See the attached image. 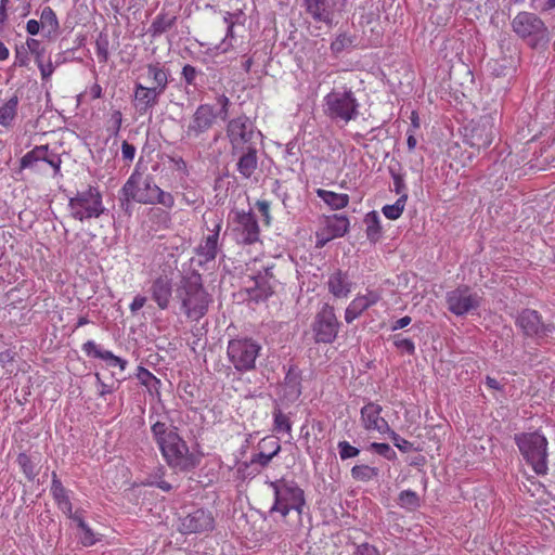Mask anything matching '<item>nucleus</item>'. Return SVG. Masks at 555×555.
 <instances>
[{"label":"nucleus","instance_id":"obj_1","mask_svg":"<svg viewBox=\"0 0 555 555\" xmlns=\"http://www.w3.org/2000/svg\"><path fill=\"white\" fill-rule=\"evenodd\" d=\"M153 438L167 465L176 472H191L199 464V456L190 451L177 429L156 422L152 428Z\"/></svg>","mask_w":555,"mask_h":555},{"label":"nucleus","instance_id":"obj_2","mask_svg":"<svg viewBox=\"0 0 555 555\" xmlns=\"http://www.w3.org/2000/svg\"><path fill=\"white\" fill-rule=\"evenodd\" d=\"M176 297L181 312L196 322L207 314L212 302V296L205 288L202 274L196 269H190L181 276Z\"/></svg>","mask_w":555,"mask_h":555},{"label":"nucleus","instance_id":"obj_3","mask_svg":"<svg viewBox=\"0 0 555 555\" xmlns=\"http://www.w3.org/2000/svg\"><path fill=\"white\" fill-rule=\"evenodd\" d=\"M520 454L537 475H546L548 470L547 439L539 431L520 433L514 437Z\"/></svg>","mask_w":555,"mask_h":555},{"label":"nucleus","instance_id":"obj_4","mask_svg":"<svg viewBox=\"0 0 555 555\" xmlns=\"http://www.w3.org/2000/svg\"><path fill=\"white\" fill-rule=\"evenodd\" d=\"M134 179L133 192L140 198L142 205H162L167 209L175 207V197L171 193L164 191L156 183L154 176L143 175L140 171V163L137 164L132 173L127 180Z\"/></svg>","mask_w":555,"mask_h":555},{"label":"nucleus","instance_id":"obj_5","mask_svg":"<svg viewBox=\"0 0 555 555\" xmlns=\"http://www.w3.org/2000/svg\"><path fill=\"white\" fill-rule=\"evenodd\" d=\"M69 216L78 221L96 219L104 214L102 193L96 185H88L83 191H78L68 197Z\"/></svg>","mask_w":555,"mask_h":555},{"label":"nucleus","instance_id":"obj_6","mask_svg":"<svg viewBox=\"0 0 555 555\" xmlns=\"http://www.w3.org/2000/svg\"><path fill=\"white\" fill-rule=\"evenodd\" d=\"M513 31L532 49L545 46L550 41V33L545 23L532 12L521 11L512 23Z\"/></svg>","mask_w":555,"mask_h":555},{"label":"nucleus","instance_id":"obj_7","mask_svg":"<svg viewBox=\"0 0 555 555\" xmlns=\"http://www.w3.org/2000/svg\"><path fill=\"white\" fill-rule=\"evenodd\" d=\"M225 135L230 143V153L236 156L249 147H256V138L261 137L254 121L246 115H241L229 119L225 126Z\"/></svg>","mask_w":555,"mask_h":555},{"label":"nucleus","instance_id":"obj_8","mask_svg":"<svg viewBox=\"0 0 555 555\" xmlns=\"http://www.w3.org/2000/svg\"><path fill=\"white\" fill-rule=\"evenodd\" d=\"M275 500L271 508L272 512L280 513L286 517L291 511L297 512L298 516L301 515L302 508L306 504L305 493L295 482H287L284 480L270 482Z\"/></svg>","mask_w":555,"mask_h":555},{"label":"nucleus","instance_id":"obj_9","mask_svg":"<svg viewBox=\"0 0 555 555\" xmlns=\"http://www.w3.org/2000/svg\"><path fill=\"white\" fill-rule=\"evenodd\" d=\"M324 112L334 121L347 124L358 115V102L349 90H334L324 98Z\"/></svg>","mask_w":555,"mask_h":555},{"label":"nucleus","instance_id":"obj_10","mask_svg":"<svg viewBox=\"0 0 555 555\" xmlns=\"http://www.w3.org/2000/svg\"><path fill=\"white\" fill-rule=\"evenodd\" d=\"M341 323L338 321L334 307L323 304L311 323L312 337L315 344H333L339 333Z\"/></svg>","mask_w":555,"mask_h":555},{"label":"nucleus","instance_id":"obj_11","mask_svg":"<svg viewBox=\"0 0 555 555\" xmlns=\"http://www.w3.org/2000/svg\"><path fill=\"white\" fill-rule=\"evenodd\" d=\"M261 347L253 338L238 337L228 344V357L233 366L240 372L255 369V362Z\"/></svg>","mask_w":555,"mask_h":555},{"label":"nucleus","instance_id":"obj_12","mask_svg":"<svg viewBox=\"0 0 555 555\" xmlns=\"http://www.w3.org/2000/svg\"><path fill=\"white\" fill-rule=\"evenodd\" d=\"M217 117L218 114L211 104H199L189 121L183 138L189 141L205 140Z\"/></svg>","mask_w":555,"mask_h":555},{"label":"nucleus","instance_id":"obj_13","mask_svg":"<svg viewBox=\"0 0 555 555\" xmlns=\"http://www.w3.org/2000/svg\"><path fill=\"white\" fill-rule=\"evenodd\" d=\"M515 324L524 336L534 339L548 337L555 331L553 322H543L541 314L533 309H522L516 317Z\"/></svg>","mask_w":555,"mask_h":555},{"label":"nucleus","instance_id":"obj_14","mask_svg":"<svg viewBox=\"0 0 555 555\" xmlns=\"http://www.w3.org/2000/svg\"><path fill=\"white\" fill-rule=\"evenodd\" d=\"M216 520L212 512L197 508L178 519V531L182 534H203L215 529Z\"/></svg>","mask_w":555,"mask_h":555},{"label":"nucleus","instance_id":"obj_15","mask_svg":"<svg viewBox=\"0 0 555 555\" xmlns=\"http://www.w3.org/2000/svg\"><path fill=\"white\" fill-rule=\"evenodd\" d=\"M481 297L472 293L468 285H460L446 295V301L450 312L457 317L465 315L480 307Z\"/></svg>","mask_w":555,"mask_h":555},{"label":"nucleus","instance_id":"obj_16","mask_svg":"<svg viewBox=\"0 0 555 555\" xmlns=\"http://www.w3.org/2000/svg\"><path fill=\"white\" fill-rule=\"evenodd\" d=\"M274 268V264L262 267L251 276L254 285L246 289L249 300L259 304L266 301L273 295L274 288L278 284V280L273 272Z\"/></svg>","mask_w":555,"mask_h":555},{"label":"nucleus","instance_id":"obj_17","mask_svg":"<svg viewBox=\"0 0 555 555\" xmlns=\"http://www.w3.org/2000/svg\"><path fill=\"white\" fill-rule=\"evenodd\" d=\"M349 224V219L343 214L325 217L323 225L315 232V246L322 248L332 240L343 237L348 232Z\"/></svg>","mask_w":555,"mask_h":555},{"label":"nucleus","instance_id":"obj_18","mask_svg":"<svg viewBox=\"0 0 555 555\" xmlns=\"http://www.w3.org/2000/svg\"><path fill=\"white\" fill-rule=\"evenodd\" d=\"M233 221L237 224L236 230L241 234V243L253 245L259 241L260 228L255 214L251 210H234Z\"/></svg>","mask_w":555,"mask_h":555},{"label":"nucleus","instance_id":"obj_19","mask_svg":"<svg viewBox=\"0 0 555 555\" xmlns=\"http://www.w3.org/2000/svg\"><path fill=\"white\" fill-rule=\"evenodd\" d=\"M163 94L153 87H145L141 82H135L133 105L141 115H145L158 104Z\"/></svg>","mask_w":555,"mask_h":555},{"label":"nucleus","instance_id":"obj_20","mask_svg":"<svg viewBox=\"0 0 555 555\" xmlns=\"http://www.w3.org/2000/svg\"><path fill=\"white\" fill-rule=\"evenodd\" d=\"M306 12L315 21L331 27L337 2L334 0H304Z\"/></svg>","mask_w":555,"mask_h":555},{"label":"nucleus","instance_id":"obj_21","mask_svg":"<svg viewBox=\"0 0 555 555\" xmlns=\"http://www.w3.org/2000/svg\"><path fill=\"white\" fill-rule=\"evenodd\" d=\"M172 280L168 275H159L154 279L150 286L151 298L156 302L158 309L169 308L172 298Z\"/></svg>","mask_w":555,"mask_h":555},{"label":"nucleus","instance_id":"obj_22","mask_svg":"<svg viewBox=\"0 0 555 555\" xmlns=\"http://www.w3.org/2000/svg\"><path fill=\"white\" fill-rule=\"evenodd\" d=\"M81 349L88 358L102 360L108 367H118L122 372L128 365L127 360L115 356L108 350L103 349L93 340L86 341Z\"/></svg>","mask_w":555,"mask_h":555},{"label":"nucleus","instance_id":"obj_23","mask_svg":"<svg viewBox=\"0 0 555 555\" xmlns=\"http://www.w3.org/2000/svg\"><path fill=\"white\" fill-rule=\"evenodd\" d=\"M147 78L152 81L154 89L165 93L169 85L170 69L162 62H153L146 65Z\"/></svg>","mask_w":555,"mask_h":555},{"label":"nucleus","instance_id":"obj_24","mask_svg":"<svg viewBox=\"0 0 555 555\" xmlns=\"http://www.w3.org/2000/svg\"><path fill=\"white\" fill-rule=\"evenodd\" d=\"M221 225L222 219H218L211 233L195 248L196 256H207L208 259H216L219 251L218 241Z\"/></svg>","mask_w":555,"mask_h":555},{"label":"nucleus","instance_id":"obj_25","mask_svg":"<svg viewBox=\"0 0 555 555\" xmlns=\"http://www.w3.org/2000/svg\"><path fill=\"white\" fill-rule=\"evenodd\" d=\"M259 452L254 455L253 463L262 467L269 465L270 461L280 452L281 444L276 438L267 437L260 440Z\"/></svg>","mask_w":555,"mask_h":555},{"label":"nucleus","instance_id":"obj_26","mask_svg":"<svg viewBox=\"0 0 555 555\" xmlns=\"http://www.w3.org/2000/svg\"><path fill=\"white\" fill-rule=\"evenodd\" d=\"M378 301V295L369 293L364 296L356 297L345 311V321L347 323L353 322L363 311L369 309L372 305Z\"/></svg>","mask_w":555,"mask_h":555},{"label":"nucleus","instance_id":"obj_27","mask_svg":"<svg viewBox=\"0 0 555 555\" xmlns=\"http://www.w3.org/2000/svg\"><path fill=\"white\" fill-rule=\"evenodd\" d=\"M258 150L256 147H249L242 152H238V159L236 163V170L245 178L249 179L258 167Z\"/></svg>","mask_w":555,"mask_h":555},{"label":"nucleus","instance_id":"obj_28","mask_svg":"<svg viewBox=\"0 0 555 555\" xmlns=\"http://www.w3.org/2000/svg\"><path fill=\"white\" fill-rule=\"evenodd\" d=\"M351 281L346 272L335 271L327 281L328 291L337 298H344L351 292Z\"/></svg>","mask_w":555,"mask_h":555},{"label":"nucleus","instance_id":"obj_29","mask_svg":"<svg viewBox=\"0 0 555 555\" xmlns=\"http://www.w3.org/2000/svg\"><path fill=\"white\" fill-rule=\"evenodd\" d=\"M51 494L57 504V507L64 514L70 515L73 506L72 502L67 494L66 488L63 486L55 472L52 473Z\"/></svg>","mask_w":555,"mask_h":555},{"label":"nucleus","instance_id":"obj_30","mask_svg":"<svg viewBox=\"0 0 555 555\" xmlns=\"http://www.w3.org/2000/svg\"><path fill=\"white\" fill-rule=\"evenodd\" d=\"M177 20V15H171L165 12V10H162L152 22L147 33L153 38L160 37L175 26Z\"/></svg>","mask_w":555,"mask_h":555},{"label":"nucleus","instance_id":"obj_31","mask_svg":"<svg viewBox=\"0 0 555 555\" xmlns=\"http://www.w3.org/2000/svg\"><path fill=\"white\" fill-rule=\"evenodd\" d=\"M493 141L492 127L486 124L474 127L469 134V144L473 147L487 149Z\"/></svg>","mask_w":555,"mask_h":555},{"label":"nucleus","instance_id":"obj_32","mask_svg":"<svg viewBox=\"0 0 555 555\" xmlns=\"http://www.w3.org/2000/svg\"><path fill=\"white\" fill-rule=\"evenodd\" d=\"M135 183L134 179L127 180L125 184L119 190L118 201L120 209L130 217L132 215V202L140 204V198L133 192V184Z\"/></svg>","mask_w":555,"mask_h":555},{"label":"nucleus","instance_id":"obj_33","mask_svg":"<svg viewBox=\"0 0 555 555\" xmlns=\"http://www.w3.org/2000/svg\"><path fill=\"white\" fill-rule=\"evenodd\" d=\"M317 195L331 209H334V210L345 208L349 203V196L345 193H335L333 191L318 189Z\"/></svg>","mask_w":555,"mask_h":555},{"label":"nucleus","instance_id":"obj_34","mask_svg":"<svg viewBox=\"0 0 555 555\" xmlns=\"http://www.w3.org/2000/svg\"><path fill=\"white\" fill-rule=\"evenodd\" d=\"M40 24L46 31V36L51 38L59 34L60 23L57 16L51 7H44L40 14Z\"/></svg>","mask_w":555,"mask_h":555},{"label":"nucleus","instance_id":"obj_35","mask_svg":"<svg viewBox=\"0 0 555 555\" xmlns=\"http://www.w3.org/2000/svg\"><path fill=\"white\" fill-rule=\"evenodd\" d=\"M46 152H48V144L36 145L21 158L20 169H35L39 162H43Z\"/></svg>","mask_w":555,"mask_h":555},{"label":"nucleus","instance_id":"obj_36","mask_svg":"<svg viewBox=\"0 0 555 555\" xmlns=\"http://www.w3.org/2000/svg\"><path fill=\"white\" fill-rule=\"evenodd\" d=\"M380 411H382V408L375 403H369L362 408L361 418H362L364 427L367 430H378L379 429L378 421L380 418V416H379Z\"/></svg>","mask_w":555,"mask_h":555},{"label":"nucleus","instance_id":"obj_37","mask_svg":"<svg viewBox=\"0 0 555 555\" xmlns=\"http://www.w3.org/2000/svg\"><path fill=\"white\" fill-rule=\"evenodd\" d=\"M18 106V96L13 95L2 106H0V125L2 127H10L16 115Z\"/></svg>","mask_w":555,"mask_h":555},{"label":"nucleus","instance_id":"obj_38","mask_svg":"<svg viewBox=\"0 0 555 555\" xmlns=\"http://www.w3.org/2000/svg\"><path fill=\"white\" fill-rule=\"evenodd\" d=\"M366 225V236L371 243H376L380 238L379 216L376 210H372L364 217Z\"/></svg>","mask_w":555,"mask_h":555},{"label":"nucleus","instance_id":"obj_39","mask_svg":"<svg viewBox=\"0 0 555 555\" xmlns=\"http://www.w3.org/2000/svg\"><path fill=\"white\" fill-rule=\"evenodd\" d=\"M279 386L278 395L283 404L294 402L301 393L299 384H279Z\"/></svg>","mask_w":555,"mask_h":555},{"label":"nucleus","instance_id":"obj_40","mask_svg":"<svg viewBox=\"0 0 555 555\" xmlns=\"http://www.w3.org/2000/svg\"><path fill=\"white\" fill-rule=\"evenodd\" d=\"M95 52L100 63H107L109 59V38L104 31H101L95 40Z\"/></svg>","mask_w":555,"mask_h":555},{"label":"nucleus","instance_id":"obj_41","mask_svg":"<svg viewBox=\"0 0 555 555\" xmlns=\"http://www.w3.org/2000/svg\"><path fill=\"white\" fill-rule=\"evenodd\" d=\"M16 462L27 480L33 481L38 475V472L36 470V465L33 463L30 456L26 453H20Z\"/></svg>","mask_w":555,"mask_h":555},{"label":"nucleus","instance_id":"obj_42","mask_svg":"<svg viewBox=\"0 0 555 555\" xmlns=\"http://www.w3.org/2000/svg\"><path fill=\"white\" fill-rule=\"evenodd\" d=\"M393 343V346L401 352L406 353L409 356H413L415 353V345L414 341L410 337H404L403 334H395L390 336Z\"/></svg>","mask_w":555,"mask_h":555},{"label":"nucleus","instance_id":"obj_43","mask_svg":"<svg viewBox=\"0 0 555 555\" xmlns=\"http://www.w3.org/2000/svg\"><path fill=\"white\" fill-rule=\"evenodd\" d=\"M406 201H408V196L402 195V196H399V198L396 201L395 204L384 205V217H386L390 220L398 219L404 210Z\"/></svg>","mask_w":555,"mask_h":555},{"label":"nucleus","instance_id":"obj_44","mask_svg":"<svg viewBox=\"0 0 555 555\" xmlns=\"http://www.w3.org/2000/svg\"><path fill=\"white\" fill-rule=\"evenodd\" d=\"M353 38L347 34H339L331 43V51L334 55H339L353 46Z\"/></svg>","mask_w":555,"mask_h":555},{"label":"nucleus","instance_id":"obj_45","mask_svg":"<svg viewBox=\"0 0 555 555\" xmlns=\"http://www.w3.org/2000/svg\"><path fill=\"white\" fill-rule=\"evenodd\" d=\"M274 430L276 433H287L292 430V423L289 417L282 412L281 409L275 408L273 411Z\"/></svg>","mask_w":555,"mask_h":555},{"label":"nucleus","instance_id":"obj_46","mask_svg":"<svg viewBox=\"0 0 555 555\" xmlns=\"http://www.w3.org/2000/svg\"><path fill=\"white\" fill-rule=\"evenodd\" d=\"M352 477L358 480H370L378 476V468L369 465H356L351 469Z\"/></svg>","mask_w":555,"mask_h":555},{"label":"nucleus","instance_id":"obj_47","mask_svg":"<svg viewBox=\"0 0 555 555\" xmlns=\"http://www.w3.org/2000/svg\"><path fill=\"white\" fill-rule=\"evenodd\" d=\"M388 170L393 180V188L390 190L393 191L399 196H402V195L408 196V188L404 182L403 175H401L400 172H397L395 166H389Z\"/></svg>","mask_w":555,"mask_h":555},{"label":"nucleus","instance_id":"obj_48","mask_svg":"<svg viewBox=\"0 0 555 555\" xmlns=\"http://www.w3.org/2000/svg\"><path fill=\"white\" fill-rule=\"evenodd\" d=\"M27 50L34 55L36 64H39L46 60V48L41 42L34 38L26 40Z\"/></svg>","mask_w":555,"mask_h":555},{"label":"nucleus","instance_id":"obj_49","mask_svg":"<svg viewBox=\"0 0 555 555\" xmlns=\"http://www.w3.org/2000/svg\"><path fill=\"white\" fill-rule=\"evenodd\" d=\"M399 504L404 508L414 509L420 505V498L416 492L405 490L399 495Z\"/></svg>","mask_w":555,"mask_h":555},{"label":"nucleus","instance_id":"obj_50","mask_svg":"<svg viewBox=\"0 0 555 555\" xmlns=\"http://www.w3.org/2000/svg\"><path fill=\"white\" fill-rule=\"evenodd\" d=\"M203 73L191 64H185L181 70V78L186 86H196V79Z\"/></svg>","mask_w":555,"mask_h":555},{"label":"nucleus","instance_id":"obj_51","mask_svg":"<svg viewBox=\"0 0 555 555\" xmlns=\"http://www.w3.org/2000/svg\"><path fill=\"white\" fill-rule=\"evenodd\" d=\"M43 162L52 167L54 177L61 176L62 158L59 154L48 150Z\"/></svg>","mask_w":555,"mask_h":555},{"label":"nucleus","instance_id":"obj_52","mask_svg":"<svg viewBox=\"0 0 555 555\" xmlns=\"http://www.w3.org/2000/svg\"><path fill=\"white\" fill-rule=\"evenodd\" d=\"M168 162L172 166V168L182 173L184 177H189L190 171L186 162L178 155H169Z\"/></svg>","mask_w":555,"mask_h":555},{"label":"nucleus","instance_id":"obj_53","mask_svg":"<svg viewBox=\"0 0 555 555\" xmlns=\"http://www.w3.org/2000/svg\"><path fill=\"white\" fill-rule=\"evenodd\" d=\"M79 529L82 531L81 543L85 546H91L95 544L98 539L95 538V534L93 533L91 528L86 524V521H80Z\"/></svg>","mask_w":555,"mask_h":555},{"label":"nucleus","instance_id":"obj_54","mask_svg":"<svg viewBox=\"0 0 555 555\" xmlns=\"http://www.w3.org/2000/svg\"><path fill=\"white\" fill-rule=\"evenodd\" d=\"M338 450L343 460L351 459L359 454V450L351 446L348 441H340L338 443Z\"/></svg>","mask_w":555,"mask_h":555},{"label":"nucleus","instance_id":"obj_55","mask_svg":"<svg viewBox=\"0 0 555 555\" xmlns=\"http://www.w3.org/2000/svg\"><path fill=\"white\" fill-rule=\"evenodd\" d=\"M385 429H387V431H388L389 436L391 437V439H392V441H393L395 446H396L399 450H401V451H403V452H408V451H410V450H411L412 444H411L409 441H406L405 439L400 438V437H399L398 435H396L393 431H391V430L389 429L388 425L384 423V430H385Z\"/></svg>","mask_w":555,"mask_h":555},{"label":"nucleus","instance_id":"obj_56","mask_svg":"<svg viewBox=\"0 0 555 555\" xmlns=\"http://www.w3.org/2000/svg\"><path fill=\"white\" fill-rule=\"evenodd\" d=\"M39 70H40V75H41V79L43 81H47L50 79V77L52 76V74L54 73L55 70V65L52 63L51 59L49 57L48 61L46 62V60H43V62L37 64Z\"/></svg>","mask_w":555,"mask_h":555},{"label":"nucleus","instance_id":"obj_57","mask_svg":"<svg viewBox=\"0 0 555 555\" xmlns=\"http://www.w3.org/2000/svg\"><path fill=\"white\" fill-rule=\"evenodd\" d=\"M28 63H29L28 50H26L24 47L16 48L14 65L20 66V67H25L28 65Z\"/></svg>","mask_w":555,"mask_h":555},{"label":"nucleus","instance_id":"obj_58","mask_svg":"<svg viewBox=\"0 0 555 555\" xmlns=\"http://www.w3.org/2000/svg\"><path fill=\"white\" fill-rule=\"evenodd\" d=\"M135 376L139 379V382H160L150 371H147L145 367L141 365H138L135 367Z\"/></svg>","mask_w":555,"mask_h":555},{"label":"nucleus","instance_id":"obj_59","mask_svg":"<svg viewBox=\"0 0 555 555\" xmlns=\"http://www.w3.org/2000/svg\"><path fill=\"white\" fill-rule=\"evenodd\" d=\"M256 206L263 218V222L269 225L271 223L270 204L267 201H257Z\"/></svg>","mask_w":555,"mask_h":555},{"label":"nucleus","instance_id":"obj_60","mask_svg":"<svg viewBox=\"0 0 555 555\" xmlns=\"http://www.w3.org/2000/svg\"><path fill=\"white\" fill-rule=\"evenodd\" d=\"M217 102L221 106L218 115L222 120H225L229 114V106L231 105L230 99L227 95L221 94L217 98Z\"/></svg>","mask_w":555,"mask_h":555},{"label":"nucleus","instance_id":"obj_61","mask_svg":"<svg viewBox=\"0 0 555 555\" xmlns=\"http://www.w3.org/2000/svg\"><path fill=\"white\" fill-rule=\"evenodd\" d=\"M121 154L124 159L132 162L135 155V146L127 141L121 144Z\"/></svg>","mask_w":555,"mask_h":555},{"label":"nucleus","instance_id":"obj_62","mask_svg":"<svg viewBox=\"0 0 555 555\" xmlns=\"http://www.w3.org/2000/svg\"><path fill=\"white\" fill-rule=\"evenodd\" d=\"M145 304L146 297L142 295H137L129 306L131 313H137L140 309L144 307Z\"/></svg>","mask_w":555,"mask_h":555},{"label":"nucleus","instance_id":"obj_63","mask_svg":"<svg viewBox=\"0 0 555 555\" xmlns=\"http://www.w3.org/2000/svg\"><path fill=\"white\" fill-rule=\"evenodd\" d=\"M150 215L152 217L157 218L164 224H167L170 221L169 214L164 211V210H162L160 208H151Z\"/></svg>","mask_w":555,"mask_h":555},{"label":"nucleus","instance_id":"obj_64","mask_svg":"<svg viewBox=\"0 0 555 555\" xmlns=\"http://www.w3.org/2000/svg\"><path fill=\"white\" fill-rule=\"evenodd\" d=\"M412 322V318L409 317V315H405L403 318H400L399 320L392 322L391 326H390V330L391 331H397V330H401V328H404L406 327L408 325H410Z\"/></svg>","mask_w":555,"mask_h":555}]
</instances>
